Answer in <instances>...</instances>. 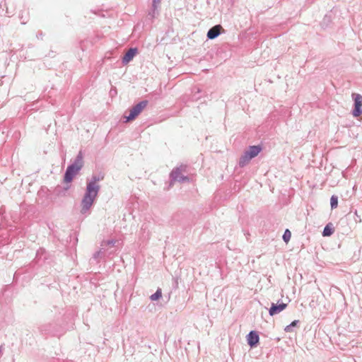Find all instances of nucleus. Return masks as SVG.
<instances>
[{
  "instance_id": "1",
  "label": "nucleus",
  "mask_w": 362,
  "mask_h": 362,
  "mask_svg": "<svg viewBox=\"0 0 362 362\" xmlns=\"http://www.w3.org/2000/svg\"><path fill=\"white\" fill-rule=\"evenodd\" d=\"M104 174H93L90 180H87L85 193L81 202V213L87 214L93 205L100 189L98 182L103 180Z\"/></svg>"
},
{
  "instance_id": "2",
  "label": "nucleus",
  "mask_w": 362,
  "mask_h": 362,
  "mask_svg": "<svg viewBox=\"0 0 362 362\" xmlns=\"http://www.w3.org/2000/svg\"><path fill=\"white\" fill-rule=\"evenodd\" d=\"M83 165V153L81 150L74 158V161L67 166L64 174V182L65 184L71 183L74 180V177L79 173Z\"/></svg>"
},
{
  "instance_id": "3",
  "label": "nucleus",
  "mask_w": 362,
  "mask_h": 362,
  "mask_svg": "<svg viewBox=\"0 0 362 362\" xmlns=\"http://www.w3.org/2000/svg\"><path fill=\"white\" fill-rule=\"evenodd\" d=\"M39 331L45 336H60L62 334V326L57 322H48L41 325Z\"/></svg>"
},
{
  "instance_id": "4",
  "label": "nucleus",
  "mask_w": 362,
  "mask_h": 362,
  "mask_svg": "<svg viewBox=\"0 0 362 362\" xmlns=\"http://www.w3.org/2000/svg\"><path fill=\"white\" fill-rule=\"evenodd\" d=\"M148 103V100H143L129 109V115H127V112H125L124 115L125 122L134 120L147 106Z\"/></svg>"
},
{
  "instance_id": "5",
  "label": "nucleus",
  "mask_w": 362,
  "mask_h": 362,
  "mask_svg": "<svg viewBox=\"0 0 362 362\" xmlns=\"http://www.w3.org/2000/svg\"><path fill=\"white\" fill-rule=\"evenodd\" d=\"M186 168L187 166L185 165H180L171 170L170 173V185H173L176 181L183 183L189 180L188 176L182 175V172H185Z\"/></svg>"
},
{
  "instance_id": "6",
  "label": "nucleus",
  "mask_w": 362,
  "mask_h": 362,
  "mask_svg": "<svg viewBox=\"0 0 362 362\" xmlns=\"http://www.w3.org/2000/svg\"><path fill=\"white\" fill-rule=\"evenodd\" d=\"M50 257L48 252L44 248H40L36 252V255L33 261V264H37L38 266H43L47 262L49 263Z\"/></svg>"
},
{
  "instance_id": "7",
  "label": "nucleus",
  "mask_w": 362,
  "mask_h": 362,
  "mask_svg": "<svg viewBox=\"0 0 362 362\" xmlns=\"http://www.w3.org/2000/svg\"><path fill=\"white\" fill-rule=\"evenodd\" d=\"M352 98L354 100L352 115L358 117L362 115V95L358 93H352Z\"/></svg>"
},
{
  "instance_id": "8",
  "label": "nucleus",
  "mask_w": 362,
  "mask_h": 362,
  "mask_svg": "<svg viewBox=\"0 0 362 362\" xmlns=\"http://www.w3.org/2000/svg\"><path fill=\"white\" fill-rule=\"evenodd\" d=\"M247 344L250 346V348L257 347L259 342V336L257 331L251 330L247 335Z\"/></svg>"
},
{
  "instance_id": "9",
  "label": "nucleus",
  "mask_w": 362,
  "mask_h": 362,
  "mask_svg": "<svg viewBox=\"0 0 362 362\" xmlns=\"http://www.w3.org/2000/svg\"><path fill=\"white\" fill-rule=\"evenodd\" d=\"M286 307L287 304L282 301L279 302V300L277 303H272L270 308L269 309V314L271 316H274L283 311Z\"/></svg>"
},
{
  "instance_id": "10",
  "label": "nucleus",
  "mask_w": 362,
  "mask_h": 362,
  "mask_svg": "<svg viewBox=\"0 0 362 362\" xmlns=\"http://www.w3.org/2000/svg\"><path fill=\"white\" fill-rule=\"evenodd\" d=\"M71 185L66 184L65 186L57 185L54 189V194L57 197H65L69 194V190Z\"/></svg>"
},
{
  "instance_id": "11",
  "label": "nucleus",
  "mask_w": 362,
  "mask_h": 362,
  "mask_svg": "<svg viewBox=\"0 0 362 362\" xmlns=\"http://www.w3.org/2000/svg\"><path fill=\"white\" fill-rule=\"evenodd\" d=\"M138 53V49L136 47H131L129 48L124 54L122 59V62L123 64H127L129 63L133 58Z\"/></svg>"
},
{
  "instance_id": "12",
  "label": "nucleus",
  "mask_w": 362,
  "mask_h": 362,
  "mask_svg": "<svg viewBox=\"0 0 362 362\" xmlns=\"http://www.w3.org/2000/svg\"><path fill=\"white\" fill-rule=\"evenodd\" d=\"M63 310L64 309L62 308L52 305L49 310L47 311V315L49 317H53L54 320H58L63 315Z\"/></svg>"
},
{
  "instance_id": "13",
  "label": "nucleus",
  "mask_w": 362,
  "mask_h": 362,
  "mask_svg": "<svg viewBox=\"0 0 362 362\" xmlns=\"http://www.w3.org/2000/svg\"><path fill=\"white\" fill-rule=\"evenodd\" d=\"M223 30V28L221 25H216L211 28L206 34V37L209 40H214L218 37L221 33V30Z\"/></svg>"
},
{
  "instance_id": "14",
  "label": "nucleus",
  "mask_w": 362,
  "mask_h": 362,
  "mask_svg": "<svg viewBox=\"0 0 362 362\" xmlns=\"http://www.w3.org/2000/svg\"><path fill=\"white\" fill-rule=\"evenodd\" d=\"M262 151V146L261 145L250 146L245 151L252 159L258 156V154Z\"/></svg>"
},
{
  "instance_id": "15",
  "label": "nucleus",
  "mask_w": 362,
  "mask_h": 362,
  "mask_svg": "<svg viewBox=\"0 0 362 362\" xmlns=\"http://www.w3.org/2000/svg\"><path fill=\"white\" fill-rule=\"evenodd\" d=\"M251 160L250 156L245 151L239 158L238 165L240 168H243L247 165Z\"/></svg>"
},
{
  "instance_id": "16",
  "label": "nucleus",
  "mask_w": 362,
  "mask_h": 362,
  "mask_svg": "<svg viewBox=\"0 0 362 362\" xmlns=\"http://www.w3.org/2000/svg\"><path fill=\"white\" fill-rule=\"evenodd\" d=\"M334 232V228L332 223H328L324 228L322 231V236L329 237L331 236Z\"/></svg>"
},
{
  "instance_id": "17",
  "label": "nucleus",
  "mask_w": 362,
  "mask_h": 362,
  "mask_svg": "<svg viewBox=\"0 0 362 362\" xmlns=\"http://www.w3.org/2000/svg\"><path fill=\"white\" fill-rule=\"evenodd\" d=\"M101 254H102V251L101 250H99V251H97L95 252L92 257L90 259V264H97L100 262V259L101 258Z\"/></svg>"
},
{
  "instance_id": "18",
  "label": "nucleus",
  "mask_w": 362,
  "mask_h": 362,
  "mask_svg": "<svg viewBox=\"0 0 362 362\" xmlns=\"http://www.w3.org/2000/svg\"><path fill=\"white\" fill-rule=\"evenodd\" d=\"M158 8V5L152 4L151 8L148 11V16H149L151 19L157 16L159 14Z\"/></svg>"
},
{
  "instance_id": "19",
  "label": "nucleus",
  "mask_w": 362,
  "mask_h": 362,
  "mask_svg": "<svg viewBox=\"0 0 362 362\" xmlns=\"http://www.w3.org/2000/svg\"><path fill=\"white\" fill-rule=\"evenodd\" d=\"M162 297V290L158 288L156 291L150 296V299L152 301H156Z\"/></svg>"
},
{
  "instance_id": "20",
  "label": "nucleus",
  "mask_w": 362,
  "mask_h": 362,
  "mask_svg": "<svg viewBox=\"0 0 362 362\" xmlns=\"http://www.w3.org/2000/svg\"><path fill=\"white\" fill-rule=\"evenodd\" d=\"M298 323H299V320H293V322H291V323L290 325H287L285 327V329H284L285 332H293V328L295 327H296L298 325Z\"/></svg>"
},
{
  "instance_id": "21",
  "label": "nucleus",
  "mask_w": 362,
  "mask_h": 362,
  "mask_svg": "<svg viewBox=\"0 0 362 362\" xmlns=\"http://www.w3.org/2000/svg\"><path fill=\"white\" fill-rule=\"evenodd\" d=\"M338 206V197L333 194L330 198V206L332 209H336Z\"/></svg>"
},
{
  "instance_id": "22",
  "label": "nucleus",
  "mask_w": 362,
  "mask_h": 362,
  "mask_svg": "<svg viewBox=\"0 0 362 362\" xmlns=\"http://www.w3.org/2000/svg\"><path fill=\"white\" fill-rule=\"evenodd\" d=\"M291 237V231L288 229H286L284 233V234H283V236H282L283 240L286 243H287L290 240Z\"/></svg>"
},
{
  "instance_id": "23",
  "label": "nucleus",
  "mask_w": 362,
  "mask_h": 362,
  "mask_svg": "<svg viewBox=\"0 0 362 362\" xmlns=\"http://www.w3.org/2000/svg\"><path fill=\"white\" fill-rule=\"evenodd\" d=\"M115 243H116V241L114 239H110V240H103L101 243V246L102 247H105V246L113 247V246H115Z\"/></svg>"
},
{
  "instance_id": "24",
  "label": "nucleus",
  "mask_w": 362,
  "mask_h": 362,
  "mask_svg": "<svg viewBox=\"0 0 362 362\" xmlns=\"http://www.w3.org/2000/svg\"><path fill=\"white\" fill-rule=\"evenodd\" d=\"M19 18L21 21V23L22 24H25L28 20V16H23V15L21 16H19Z\"/></svg>"
},
{
  "instance_id": "25",
  "label": "nucleus",
  "mask_w": 362,
  "mask_h": 362,
  "mask_svg": "<svg viewBox=\"0 0 362 362\" xmlns=\"http://www.w3.org/2000/svg\"><path fill=\"white\" fill-rule=\"evenodd\" d=\"M160 2L161 0H152V4L160 6Z\"/></svg>"
},
{
  "instance_id": "26",
  "label": "nucleus",
  "mask_w": 362,
  "mask_h": 362,
  "mask_svg": "<svg viewBox=\"0 0 362 362\" xmlns=\"http://www.w3.org/2000/svg\"><path fill=\"white\" fill-rule=\"evenodd\" d=\"M200 92H201V90H200L199 88H197V91H196V93H200Z\"/></svg>"
},
{
  "instance_id": "27",
  "label": "nucleus",
  "mask_w": 362,
  "mask_h": 362,
  "mask_svg": "<svg viewBox=\"0 0 362 362\" xmlns=\"http://www.w3.org/2000/svg\"><path fill=\"white\" fill-rule=\"evenodd\" d=\"M39 35H40V37H42V33H40Z\"/></svg>"
}]
</instances>
